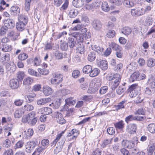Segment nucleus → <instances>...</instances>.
Listing matches in <instances>:
<instances>
[{
	"label": "nucleus",
	"mask_w": 155,
	"mask_h": 155,
	"mask_svg": "<svg viewBox=\"0 0 155 155\" xmlns=\"http://www.w3.org/2000/svg\"><path fill=\"white\" fill-rule=\"evenodd\" d=\"M139 142L138 138L136 137L134 141L124 139L122 141L121 144L123 147L132 149V153H135L137 151V148L136 146Z\"/></svg>",
	"instance_id": "nucleus-1"
},
{
	"label": "nucleus",
	"mask_w": 155,
	"mask_h": 155,
	"mask_svg": "<svg viewBox=\"0 0 155 155\" xmlns=\"http://www.w3.org/2000/svg\"><path fill=\"white\" fill-rule=\"evenodd\" d=\"M121 77L118 74H110L107 77L108 80L111 81L110 84L113 90H114L120 83Z\"/></svg>",
	"instance_id": "nucleus-2"
},
{
	"label": "nucleus",
	"mask_w": 155,
	"mask_h": 155,
	"mask_svg": "<svg viewBox=\"0 0 155 155\" xmlns=\"http://www.w3.org/2000/svg\"><path fill=\"white\" fill-rule=\"evenodd\" d=\"M35 116V112H31L27 115L23 116L22 118V121L24 123H28L31 125H34L37 121V118Z\"/></svg>",
	"instance_id": "nucleus-3"
},
{
	"label": "nucleus",
	"mask_w": 155,
	"mask_h": 155,
	"mask_svg": "<svg viewBox=\"0 0 155 155\" xmlns=\"http://www.w3.org/2000/svg\"><path fill=\"white\" fill-rule=\"evenodd\" d=\"M52 117L56 118V120L59 124H65L66 120L64 119L62 114L58 112H55L52 115Z\"/></svg>",
	"instance_id": "nucleus-4"
},
{
	"label": "nucleus",
	"mask_w": 155,
	"mask_h": 155,
	"mask_svg": "<svg viewBox=\"0 0 155 155\" xmlns=\"http://www.w3.org/2000/svg\"><path fill=\"white\" fill-rule=\"evenodd\" d=\"M137 85L133 84L128 89L130 92L129 95L131 97H136L138 95V92L137 90Z\"/></svg>",
	"instance_id": "nucleus-5"
},
{
	"label": "nucleus",
	"mask_w": 155,
	"mask_h": 155,
	"mask_svg": "<svg viewBox=\"0 0 155 155\" xmlns=\"http://www.w3.org/2000/svg\"><path fill=\"white\" fill-rule=\"evenodd\" d=\"M35 146L36 143L33 141L27 142L25 145L26 151L28 153L31 152Z\"/></svg>",
	"instance_id": "nucleus-6"
},
{
	"label": "nucleus",
	"mask_w": 155,
	"mask_h": 155,
	"mask_svg": "<svg viewBox=\"0 0 155 155\" xmlns=\"http://www.w3.org/2000/svg\"><path fill=\"white\" fill-rule=\"evenodd\" d=\"M137 126L134 124H130L127 125L126 131L130 134H134L136 132Z\"/></svg>",
	"instance_id": "nucleus-7"
},
{
	"label": "nucleus",
	"mask_w": 155,
	"mask_h": 155,
	"mask_svg": "<svg viewBox=\"0 0 155 155\" xmlns=\"http://www.w3.org/2000/svg\"><path fill=\"white\" fill-rule=\"evenodd\" d=\"M19 86L18 80L17 79H12L9 81V86L12 89H17Z\"/></svg>",
	"instance_id": "nucleus-8"
},
{
	"label": "nucleus",
	"mask_w": 155,
	"mask_h": 155,
	"mask_svg": "<svg viewBox=\"0 0 155 155\" xmlns=\"http://www.w3.org/2000/svg\"><path fill=\"white\" fill-rule=\"evenodd\" d=\"M4 23L5 25L8 28H12L15 25L14 21L13 20L10 19L5 20Z\"/></svg>",
	"instance_id": "nucleus-9"
},
{
	"label": "nucleus",
	"mask_w": 155,
	"mask_h": 155,
	"mask_svg": "<svg viewBox=\"0 0 155 155\" xmlns=\"http://www.w3.org/2000/svg\"><path fill=\"white\" fill-rule=\"evenodd\" d=\"M99 5V3L98 2H95L92 5L87 4L85 5L83 8L87 10H90L92 9H98L97 7L100 6Z\"/></svg>",
	"instance_id": "nucleus-10"
},
{
	"label": "nucleus",
	"mask_w": 155,
	"mask_h": 155,
	"mask_svg": "<svg viewBox=\"0 0 155 155\" xmlns=\"http://www.w3.org/2000/svg\"><path fill=\"white\" fill-rule=\"evenodd\" d=\"M102 25L101 22L99 20H95L93 21V27L96 30H100L102 28Z\"/></svg>",
	"instance_id": "nucleus-11"
},
{
	"label": "nucleus",
	"mask_w": 155,
	"mask_h": 155,
	"mask_svg": "<svg viewBox=\"0 0 155 155\" xmlns=\"http://www.w3.org/2000/svg\"><path fill=\"white\" fill-rule=\"evenodd\" d=\"M65 140L64 139L59 142V145L56 147L54 149V152L55 154H57L61 150L65 142Z\"/></svg>",
	"instance_id": "nucleus-12"
},
{
	"label": "nucleus",
	"mask_w": 155,
	"mask_h": 155,
	"mask_svg": "<svg viewBox=\"0 0 155 155\" xmlns=\"http://www.w3.org/2000/svg\"><path fill=\"white\" fill-rule=\"evenodd\" d=\"M51 100L50 98H41L37 100V104L39 105H44L50 102Z\"/></svg>",
	"instance_id": "nucleus-13"
},
{
	"label": "nucleus",
	"mask_w": 155,
	"mask_h": 155,
	"mask_svg": "<svg viewBox=\"0 0 155 155\" xmlns=\"http://www.w3.org/2000/svg\"><path fill=\"white\" fill-rule=\"evenodd\" d=\"M6 68L8 70L11 71V72H13L15 70L16 66L13 62L10 61L6 64Z\"/></svg>",
	"instance_id": "nucleus-14"
},
{
	"label": "nucleus",
	"mask_w": 155,
	"mask_h": 155,
	"mask_svg": "<svg viewBox=\"0 0 155 155\" xmlns=\"http://www.w3.org/2000/svg\"><path fill=\"white\" fill-rule=\"evenodd\" d=\"M53 92L51 88L48 86H45L43 87V93L45 96L51 94Z\"/></svg>",
	"instance_id": "nucleus-15"
},
{
	"label": "nucleus",
	"mask_w": 155,
	"mask_h": 155,
	"mask_svg": "<svg viewBox=\"0 0 155 155\" xmlns=\"http://www.w3.org/2000/svg\"><path fill=\"white\" fill-rule=\"evenodd\" d=\"M18 21L20 23L27 24L28 21V17L24 15H20L18 17Z\"/></svg>",
	"instance_id": "nucleus-16"
},
{
	"label": "nucleus",
	"mask_w": 155,
	"mask_h": 155,
	"mask_svg": "<svg viewBox=\"0 0 155 155\" xmlns=\"http://www.w3.org/2000/svg\"><path fill=\"white\" fill-rule=\"evenodd\" d=\"M67 43L68 46L70 48H73L75 46L76 43V41L74 40V38L72 36L68 38Z\"/></svg>",
	"instance_id": "nucleus-17"
},
{
	"label": "nucleus",
	"mask_w": 155,
	"mask_h": 155,
	"mask_svg": "<svg viewBox=\"0 0 155 155\" xmlns=\"http://www.w3.org/2000/svg\"><path fill=\"white\" fill-rule=\"evenodd\" d=\"M77 39L78 42H82L84 40V38L82 34L79 33H75L73 35Z\"/></svg>",
	"instance_id": "nucleus-18"
},
{
	"label": "nucleus",
	"mask_w": 155,
	"mask_h": 155,
	"mask_svg": "<svg viewBox=\"0 0 155 155\" xmlns=\"http://www.w3.org/2000/svg\"><path fill=\"white\" fill-rule=\"evenodd\" d=\"M155 150V143H151L147 148L148 155H152Z\"/></svg>",
	"instance_id": "nucleus-19"
},
{
	"label": "nucleus",
	"mask_w": 155,
	"mask_h": 155,
	"mask_svg": "<svg viewBox=\"0 0 155 155\" xmlns=\"http://www.w3.org/2000/svg\"><path fill=\"white\" fill-rule=\"evenodd\" d=\"M84 1L83 0H73L72 4L76 8H80L82 6Z\"/></svg>",
	"instance_id": "nucleus-20"
},
{
	"label": "nucleus",
	"mask_w": 155,
	"mask_h": 155,
	"mask_svg": "<svg viewBox=\"0 0 155 155\" xmlns=\"http://www.w3.org/2000/svg\"><path fill=\"white\" fill-rule=\"evenodd\" d=\"M100 70L97 68H95L91 69L89 75L91 77H94L97 76L100 73Z\"/></svg>",
	"instance_id": "nucleus-21"
},
{
	"label": "nucleus",
	"mask_w": 155,
	"mask_h": 155,
	"mask_svg": "<svg viewBox=\"0 0 155 155\" xmlns=\"http://www.w3.org/2000/svg\"><path fill=\"white\" fill-rule=\"evenodd\" d=\"M145 10H131V13L133 16H138L145 13Z\"/></svg>",
	"instance_id": "nucleus-22"
},
{
	"label": "nucleus",
	"mask_w": 155,
	"mask_h": 155,
	"mask_svg": "<svg viewBox=\"0 0 155 155\" xmlns=\"http://www.w3.org/2000/svg\"><path fill=\"white\" fill-rule=\"evenodd\" d=\"M33 80L32 78L30 77H26L23 80V84L26 86H28L31 84L33 82Z\"/></svg>",
	"instance_id": "nucleus-23"
},
{
	"label": "nucleus",
	"mask_w": 155,
	"mask_h": 155,
	"mask_svg": "<svg viewBox=\"0 0 155 155\" xmlns=\"http://www.w3.org/2000/svg\"><path fill=\"white\" fill-rule=\"evenodd\" d=\"M101 8L102 10H107L108 8L112 10L115 8V7L114 5H111L109 7L107 2L105 1L102 2Z\"/></svg>",
	"instance_id": "nucleus-24"
},
{
	"label": "nucleus",
	"mask_w": 155,
	"mask_h": 155,
	"mask_svg": "<svg viewBox=\"0 0 155 155\" xmlns=\"http://www.w3.org/2000/svg\"><path fill=\"white\" fill-rule=\"evenodd\" d=\"M139 73L138 71L134 72L130 76V80L132 82L137 80H138Z\"/></svg>",
	"instance_id": "nucleus-25"
},
{
	"label": "nucleus",
	"mask_w": 155,
	"mask_h": 155,
	"mask_svg": "<svg viewBox=\"0 0 155 155\" xmlns=\"http://www.w3.org/2000/svg\"><path fill=\"white\" fill-rule=\"evenodd\" d=\"M99 67L103 70H106L108 67L107 61L105 60L100 61Z\"/></svg>",
	"instance_id": "nucleus-26"
},
{
	"label": "nucleus",
	"mask_w": 155,
	"mask_h": 155,
	"mask_svg": "<svg viewBox=\"0 0 155 155\" xmlns=\"http://www.w3.org/2000/svg\"><path fill=\"white\" fill-rule=\"evenodd\" d=\"M26 25L25 24L21 23L18 21L16 24V27L18 30L19 31H22L24 29Z\"/></svg>",
	"instance_id": "nucleus-27"
},
{
	"label": "nucleus",
	"mask_w": 155,
	"mask_h": 155,
	"mask_svg": "<svg viewBox=\"0 0 155 155\" xmlns=\"http://www.w3.org/2000/svg\"><path fill=\"white\" fill-rule=\"evenodd\" d=\"M114 125L116 129H122L124 127V123L122 120H121L117 123H114Z\"/></svg>",
	"instance_id": "nucleus-28"
},
{
	"label": "nucleus",
	"mask_w": 155,
	"mask_h": 155,
	"mask_svg": "<svg viewBox=\"0 0 155 155\" xmlns=\"http://www.w3.org/2000/svg\"><path fill=\"white\" fill-rule=\"evenodd\" d=\"M10 55L8 54H5L3 57H2L1 61L3 64L7 63L10 60Z\"/></svg>",
	"instance_id": "nucleus-29"
},
{
	"label": "nucleus",
	"mask_w": 155,
	"mask_h": 155,
	"mask_svg": "<svg viewBox=\"0 0 155 155\" xmlns=\"http://www.w3.org/2000/svg\"><path fill=\"white\" fill-rule=\"evenodd\" d=\"M96 53L94 51L90 53L87 57L88 61L91 62L94 61L96 58Z\"/></svg>",
	"instance_id": "nucleus-30"
},
{
	"label": "nucleus",
	"mask_w": 155,
	"mask_h": 155,
	"mask_svg": "<svg viewBox=\"0 0 155 155\" xmlns=\"http://www.w3.org/2000/svg\"><path fill=\"white\" fill-rule=\"evenodd\" d=\"M147 128L150 132L153 134L155 133V124L152 123L149 124Z\"/></svg>",
	"instance_id": "nucleus-31"
},
{
	"label": "nucleus",
	"mask_w": 155,
	"mask_h": 155,
	"mask_svg": "<svg viewBox=\"0 0 155 155\" xmlns=\"http://www.w3.org/2000/svg\"><path fill=\"white\" fill-rule=\"evenodd\" d=\"M92 68V67L90 65H86L83 67V72L84 74H89Z\"/></svg>",
	"instance_id": "nucleus-32"
},
{
	"label": "nucleus",
	"mask_w": 155,
	"mask_h": 155,
	"mask_svg": "<svg viewBox=\"0 0 155 155\" xmlns=\"http://www.w3.org/2000/svg\"><path fill=\"white\" fill-rule=\"evenodd\" d=\"M121 32L123 34L127 35L131 33V30L130 28L128 27H125L122 29Z\"/></svg>",
	"instance_id": "nucleus-33"
},
{
	"label": "nucleus",
	"mask_w": 155,
	"mask_h": 155,
	"mask_svg": "<svg viewBox=\"0 0 155 155\" xmlns=\"http://www.w3.org/2000/svg\"><path fill=\"white\" fill-rule=\"evenodd\" d=\"M24 114V112L21 109H19L16 110L14 113V116L15 118H19L20 117Z\"/></svg>",
	"instance_id": "nucleus-34"
},
{
	"label": "nucleus",
	"mask_w": 155,
	"mask_h": 155,
	"mask_svg": "<svg viewBox=\"0 0 155 155\" xmlns=\"http://www.w3.org/2000/svg\"><path fill=\"white\" fill-rule=\"evenodd\" d=\"M40 110L44 112L45 114L49 115L52 113V110L51 108L48 107H45L41 108Z\"/></svg>",
	"instance_id": "nucleus-35"
},
{
	"label": "nucleus",
	"mask_w": 155,
	"mask_h": 155,
	"mask_svg": "<svg viewBox=\"0 0 155 155\" xmlns=\"http://www.w3.org/2000/svg\"><path fill=\"white\" fill-rule=\"evenodd\" d=\"M113 138L109 139H105L104 140L101 144V147L103 148L105 147L107 145L111 144L112 143Z\"/></svg>",
	"instance_id": "nucleus-36"
},
{
	"label": "nucleus",
	"mask_w": 155,
	"mask_h": 155,
	"mask_svg": "<svg viewBox=\"0 0 155 155\" xmlns=\"http://www.w3.org/2000/svg\"><path fill=\"white\" fill-rule=\"evenodd\" d=\"M92 49L95 51L97 52L98 54H101L104 50L103 48H101L99 46L97 45L94 46L92 47Z\"/></svg>",
	"instance_id": "nucleus-37"
},
{
	"label": "nucleus",
	"mask_w": 155,
	"mask_h": 155,
	"mask_svg": "<svg viewBox=\"0 0 155 155\" xmlns=\"http://www.w3.org/2000/svg\"><path fill=\"white\" fill-rule=\"evenodd\" d=\"M25 74L24 72L22 71L18 72L16 74L17 78L20 81L22 80L23 78L25 76Z\"/></svg>",
	"instance_id": "nucleus-38"
},
{
	"label": "nucleus",
	"mask_w": 155,
	"mask_h": 155,
	"mask_svg": "<svg viewBox=\"0 0 155 155\" xmlns=\"http://www.w3.org/2000/svg\"><path fill=\"white\" fill-rule=\"evenodd\" d=\"M126 88L124 85L120 86L117 89L116 91L118 94H121L124 93L126 90Z\"/></svg>",
	"instance_id": "nucleus-39"
},
{
	"label": "nucleus",
	"mask_w": 155,
	"mask_h": 155,
	"mask_svg": "<svg viewBox=\"0 0 155 155\" xmlns=\"http://www.w3.org/2000/svg\"><path fill=\"white\" fill-rule=\"evenodd\" d=\"M53 77L57 80V81L61 83L63 80V76L60 74L54 73L53 75Z\"/></svg>",
	"instance_id": "nucleus-40"
},
{
	"label": "nucleus",
	"mask_w": 155,
	"mask_h": 155,
	"mask_svg": "<svg viewBox=\"0 0 155 155\" xmlns=\"http://www.w3.org/2000/svg\"><path fill=\"white\" fill-rule=\"evenodd\" d=\"M34 109V107L31 105L26 104L23 107V109L25 111H30Z\"/></svg>",
	"instance_id": "nucleus-41"
},
{
	"label": "nucleus",
	"mask_w": 155,
	"mask_h": 155,
	"mask_svg": "<svg viewBox=\"0 0 155 155\" xmlns=\"http://www.w3.org/2000/svg\"><path fill=\"white\" fill-rule=\"evenodd\" d=\"M66 104L69 106L73 105L75 104V100H73L72 98H67L65 100Z\"/></svg>",
	"instance_id": "nucleus-42"
},
{
	"label": "nucleus",
	"mask_w": 155,
	"mask_h": 155,
	"mask_svg": "<svg viewBox=\"0 0 155 155\" xmlns=\"http://www.w3.org/2000/svg\"><path fill=\"white\" fill-rule=\"evenodd\" d=\"M28 57V55L26 53H21L20 54L18 58L20 61H24Z\"/></svg>",
	"instance_id": "nucleus-43"
},
{
	"label": "nucleus",
	"mask_w": 155,
	"mask_h": 155,
	"mask_svg": "<svg viewBox=\"0 0 155 155\" xmlns=\"http://www.w3.org/2000/svg\"><path fill=\"white\" fill-rule=\"evenodd\" d=\"M78 13L77 10H70L68 15L71 18H74L78 15Z\"/></svg>",
	"instance_id": "nucleus-44"
},
{
	"label": "nucleus",
	"mask_w": 155,
	"mask_h": 155,
	"mask_svg": "<svg viewBox=\"0 0 155 155\" xmlns=\"http://www.w3.org/2000/svg\"><path fill=\"white\" fill-rule=\"evenodd\" d=\"M24 135H26V137L28 138L32 136L33 134V130L31 129H29L27 130V132L25 131H24Z\"/></svg>",
	"instance_id": "nucleus-45"
},
{
	"label": "nucleus",
	"mask_w": 155,
	"mask_h": 155,
	"mask_svg": "<svg viewBox=\"0 0 155 155\" xmlns=\"http://www.w3.org/2000/svg\"><path fill=\"white\" fill-rule=\"evenodd\" d=\"M147 65L149 67H152L155 65V60L153 58L149 59L147 61Z\"/></svg>",
	"instance_id": "nucleus-46"
},
{
	"label": "nucleus",
	"mask_w": 155,
	"mask_h": 155,
	"mask_svg": "<svg viewBox=\"0 0 155 155\" xmlns=\"http://www.w3.org/2000/svg\"><path fill=\"white\" fill-rule=\"evenodd\" d=\"M12 49V47L11 45L6 44L3 45L2 50L4 52H7L10 51Z\"/></svg>",
	"instance_id": "nucleus-47"
},
{
	"label": "nucleus",
	"mask_w": 155,
	"mask_h": 155,
	"mask_svg": "<svg viewBox=\"0 0 155 155\" xmlns=\"http://www.w3.org/2000/svg\"><path fill=\"white\" fill-rule=\"evenodd\" d=\"M126 101L124 100L119 103L117 105L115 106L116 110H118L124 108V104Z\"/></svg>",
	"instance_id": "nucleus-48"
},
{
	"label": "nucleus",
	"mask_w": 155,
	"mask_h": 155,
	"mask_svg": "<svg viewBox=\"0 0 155 155\" xmlns=\"http://www.w3.org/2000/svg\"><path fill=\"white\" fill-rule=\"evenodd\" d=\"M64 131H63L61 132V133L57 135L56 139H55L54 140L53 142L52 143V145L51 146H52L53 145H55L57 141L61 137L63 134L64 133Z\"/></svg>",
	"instance_id": "nucleus-49"
},
{
	"label": "nucleus",
	"mask_w": 155,
	"mask_h": 155,
	"mask_svg": "<svg viewBox=\"0 0 155 155\" xmlns=\"http://www.w3.org/2000/svg\"><path fill=\"white\" fill-rule=\"evenodd\" d=\"M97 91V88H95L93 86V85H91V84H90L87 90V92L90 94H93L95 93Z\"/></svg>",
	"instance_id": "nucleus-50"
},
{
	"label": "nucleus",
	"mask_w": 155,
	"mask_h": 155,
	"mask_svg": "<svg viewBox=\"0 0 155 155\" xmlns=\"http://www.w3.org/2000/svg\"><path fill=\"white\" fill-rule=\"evenodd\" d=\"M124 4L126 6L129 8L132 7L134 5L133 2L129 0H124Z\"/></svg>",
	"instance_id": "nucleus-51"
},
{
	"label": "nucleus",
	"mask_w": 155,
	"mask_h": 155,
	"mask_svg": "<svg viewBox=\"0 0 155 155\" xmlns=\"http://www.w3.org/2000/svg\"><path fill=\"white\" fill-rule=\"evenodd\" d=\"M24 143L22 140H19L15 144L14 146V148L15 149L21 148L24 145Z\"/></svg>",
	"instance_id": "nucleus-52"
},
{
	"label": "nucleus",
	"mask_w": 155,
	"mask_h": 155,
	"mask_svg": "<svg viewBox=\"0 0 155 155\" xmlns=\"http://www.w3.org/2000/svg\"><path fill=\"white\" fill-rule=\"evenodd\" d=\"M135 118L134 116L132 115H130L125 118V121L128 124L130 121L134 120Z\"/></svg>",
	"instance_id": "nucleus-53"
},
{
	"label": "nucleus",
	"mask_w": 155,
	"mask_h": 155,
	"mask_svg": "<svg viewBox=\"0 0 155 155\" xmlns=\"http://www.w3.org/2000/svg\"><path fill=\"white\" fill-rule=\"evenodd\" d=\"M115 31L112 30H110L107 32V36L109 38H113L115 35Z\"/></svg>",
	"instance_id": "nucleus-54"
},
{
	"label": "nucleus",
	"mask_w": 155,
	"mask_h": 155,
	"mask_svg": "<svg viewBox=\"0 0 155 155\" xmlns=\"http://www.w3.org/2000/svg\"><path fill=\"white\" fill-rule=\"evenodd\" d=\"M80 75V72L77 70H74L72 72V76L75 78H78Z\"/></svg>",
	"instance_id": "nucleus-55"
},
{
	"label": "nucleus",
	"mask_w": 155,
	"mask_h": 155,
	"mask_svg": "<svg viewBox=\"0 0 155 155\" xmlns=\"http://www.w3.org/2000/svg\"><path fill=\"white\" fill-rule=\"evenodd\" d=\"M8 28L5 25L2 27L0 29V35H4L6 34V32L7 31Z\"/></svg>",
	"instance_id": "nucleus-56"
},
{
	"label": "nucleus",
	"mask_w": 155,
	"mask_h": 155,
	"mask_svg": "<svg viewBox=\"0 0 155 155\" xmlns=\"http://www.w3.org/2000/svg\"><path fill=\"white\" fill-rule=\"evenodd\" d=\"M44 149V148L41 147H39L36 149L34 152L32 153V155H39Z\"/></svg>",
	"instance_id": "nucleus-57"
},
{
	"label": "nucleus",
	"mask_w": 155,
	"mask_h": 155,
	"mask_svg": "<svg viewBox=\"0 0 155 155\" xmlns=\"http://www.w3.org/2000/svg\"><path fill=\"white\" fill-rule=\"evenodd\" d=\"M13 128V127L11 125H8V126H5L4 130L5 131V134L7 133L8 132L11 131Z\"/></svg>",
	"instance_id": "nucleus-58"
},
{
	"label": "nucleus",
	"mask_w": 155,
	"mask_h": 155,
	"mask_svg": "<svg viewBox=\"0 0 155 155\" xmlns=\"http://www.w3.org/2000/svg\"><path fill=\"white\" fill-rule=\"evenodd\" d=\"M38 71L40 74L43 75H46L49 73L48 70L45 69L39 68L38 69Z\"/></svg>",
	"instance_id": "nucleus-59"
},
{
	"label": "nucleus",
	"mask_w": 155,
	"mask_h": 155,
	"mask_svg": "<svg viewBox=\"0 0 155 155\" xmlns=\"http://www.w3.org/2000/svg\"><path fill=\"white\" fill-rule=\"evenodd\" d=\"M24 102L23 100L20 99H17L15 100L14 102L15 104L17 106H21Z\"/></svg>",
	"instance_id": "nucleus-60"
},
{
	"label": "nucleus",
	"mask_w": 155,
	"mask_h": 155,
	"mask_svg": "<svg viewBox=\"0 0 155 155\" xmlns=\"http://www.w3.org/2000/svg\"><path fill=\"white\" fill-rule=\"evenodd\" d=\"M153 21V19L151 17H147L145 20V22L147 25L149 26L152 24Z\"/></svg>",
	"instance_id": "nucleus-61"
},
{
	"label": "nucleus",
	"mask_w": 155,
	"mask_h": 155,
	"mask_svg": "<svg viewBox=\"0 0 155 155\" xmlns=\"http://www.w3.org/2000/svg\"><path fill=\"white\" fill-rule=\"evenodd\" d=\"M49 143V140L47 139H43L41 141V144L44 148L47 147Z\"/></svg>",
	"instance_id": "nucleus-62"
},
{
	"label": "nucleus",
	"mask_w": 155,
	"mask_h": 155,
	"mask_svg": "<svg viewBox=\"0 0 155 155\" xmlns=\"http://www.w3.org/2000/svg\"><path fill=\"white\" fill-rule=\"evenodd\" d=\"M28 72L30 75L35 76H38L37 72L32 68H29L28 70Z\"/></svg>",
	"instance_id": "nucleus-63"
},
{
	"label": "nucleus",
	"mask_w": 155,
	"mask_h": 155,
	"mask_svg": "<svg viewBox=\"0 0 155 155\" xmlns=\"http://www.w3.org/2000/svg\"><path fill=\"white\" fill-rule=\"evenodd\" d=\"M143 98L141 97L140 95H138L137 97H136L134 101L136 103H139L141 102L143 100Z\"/></svg>",
	"instance_id": "nucleus-64"
}]
</instances>
